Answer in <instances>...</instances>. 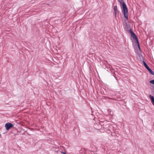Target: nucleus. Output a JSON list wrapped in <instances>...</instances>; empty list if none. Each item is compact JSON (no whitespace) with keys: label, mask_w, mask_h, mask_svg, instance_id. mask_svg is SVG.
<instances>
[{"label":"nucleus","mask_w":154,"mask_h":154,"mask_svg":"<svg viewBox=\"0 0 154 154\" xmlns=\"http://www.w3.org/2000/svg\"><path fill=\"white\" fill-rule=\"evenodd\" d=\"M118 1L120 3L121 5L122 4V6L123 9V13L124 16L126 19L128 18V10L126 5L123 2V0H118Z\"/></svg>","instance_id":"1"},{"label":"nucleus","mask_w":154,"mask_h":154,"mask_svg":"<svg viewBox=\"0 0 154 154\" xmlns=\"http://www.w3.org/2000/svg\"><path fill=\"white\" fill-rule=\"evenodd\" d=\"M13 125L9 122L6 123L5 125V127L7 130H8L12 128Z\"/></svg>","instance_id":"2"},{"label":"nucleus","mask_w":154,"mask_h":154,"mask_svg":"<svg viewBox=\"0 0 154 154\" xmlns=\"http://www.w3.org/2000/svg\"><path fill=\"white\" fill-rule=\"evenodd\" d=\"M129 32L131 33V35L133 39L136 40L138 43L137 38L136 37L135 34L132 32L131 29L130 30Z\"/></svg>","instance_id":"3"},{"label":"nucleus","mask_w":154,"mask_h":154,"mask_svg":"<svg viewBox=\"0 0 154 154\" xmlns=\"http://www.w3.org/2000/svg\"><path fill=\"white\" fill-rule=\"evenodd\" d=\"M149 97L151 100V101L152 104L154 106V97L151 95L150 94Z\"/></svg>","instance_id":"4"},{"label":"nucleus","mask_w":154,"mask_h":154,"mask_svg":"<svg viewBox=\"0 0 154 154\" xmlns=\"http://www.w3.org/2000/svg\"><path fill=\"white\" fill-rule=\"evenodd\" d=\"M143 64H144V65L145 67L147 69H148L149 68V67L148 66V65H147V64L145 63V62L143 61Z\"/></svg>","instance_id":"5"},{"label":"nucleus","mask_w":154,"mask_h":154,"mask_svg":"<svg viewBox=\"0 0 154 154\" xmlns=\"http://www.w3.org/2000/svg\"><path fill=\"white\" fill-rule=\"evenodd\" d=\"M147 70L149 72L152 74V75L154 74L153 72L150 68H149V69H148Z\"/></svg>","instance_id":"6"},{"label":"nucleus","mask_w":154,"mask_h":154,"mask_svg":"<svg viewBox=\"0 0 154 154\" xmlns=\"http://www.w3.org/2000/svg\"><path fill=\"white\" fill-rule=\"evenodd\" d=\"M117 9V6H115L114 7V10L115 11V12L116 14Z\"/></svg>","instance_id":"7"},{"label":"nucleus","mask_w":154,"mask_h":154,"mask_svg":"<svg viewBox=\"0 0 154 154\" xmlns=\"http://www.w3.org/2000/svg\"><path fill=\"white\" fill-rule=\"evenodd\" d=\"M150 83L154 85V80H152L150 81Z\"/></svg>","instance_id":"8"},{"label":"nucleus","mask_w":154,"mask_h":154,"mask_svg":"<svg viewBox=\"0 0 154 154\" xmlns=\"http://www.w3.org/2000/svg\"><path fill=\"white\" fill-rule=\"evenodd\" d=\"M61 152L63 154H66V153L63 152Z\"/></svg>","instance_id":"9"},{"label":"nucleus","mask_w":154,"mask_h":154,"mask_svg":"<svg viewBox=\"0 0 154 154\" xmlns=\"http://www.w3.org/2000/svg\"><path fill=\"white\" fill-rule=\"evenodd\" d=\"M138 46H139V48H140V46H139V45H138Z\"/></svg>","instance_id":"10"}]
</instances>
